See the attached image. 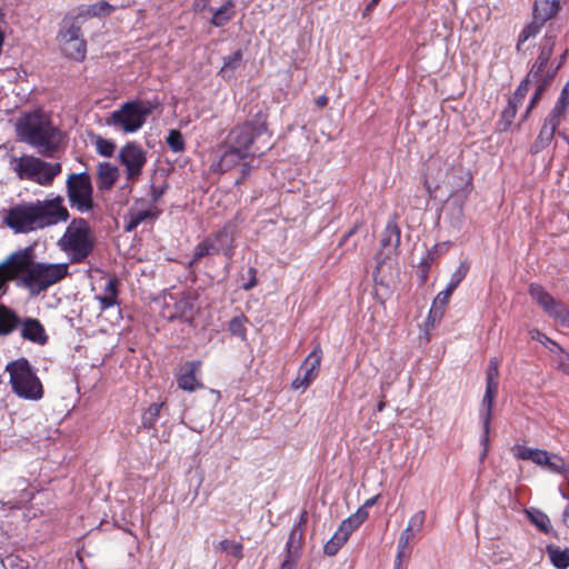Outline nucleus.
<instances>
[{
    "label": "nucleus",
    "mask_w": 569,
    "mask_h": 569,
    "mask_svg": "<svg viewBox=\"0 0 569 569\" xmlns=\"http://www.w3.org/2000/svg\"><path fill=\"white\" fill-rule=\"evenodd\" d=\"M11 278L31 296H38L63 280L69 273L68 263H47L34 260V249L28 246L7 257Z\"/></svg>",
    "instance_id": "f257e3e1"
},
{
    "label": "nucleus",
    "mask_w": 569,
    "mask_h": 569,
    "mask_svg": "<svg viewBox=\"0 0 569 569\" xmlns=\"http://www.w3.org/2000/svg\"><path fill=\"white\" fill-rule=\"evenodd\" d=\"M70 213L63 204V198L56 196L50 199L18 203L4 211L3 223L16 233L31 231L67 222Z\"/></svg>",
    "instance_id": "f03ea898"
},
{
    "label": "nucleus",
    "mask_w": 569,
    "mask_h": 569,
    "mask_svg": "<svg viewBox=\"0 0 569 569\" xmlns=\"http://www.w3.org/2000/svg\"><path fill=\"white\" fill-rule=\"evenodd\" d=\"M20 141L31 146L42 157H53L61 147V131L41 112L23 113L16 121Z\"/></svg>",
    "instance_id": "7ed1b4c3"
},
{
    "label": "nucleus",
    "mask_w": 569,
    "mask_h": 569,
    "mask_svg": "<svg viewBox=\"0 0 569 569\" xmlns=\"http://www.w3.org/2000/svg\"><path fill=\"white\" fill-rule=\"evenodd\" d=\"M58 244L69 256L72 263L83 262L94 248L88 221L83 218H73Z\"/></svg>",
    "instance_id": "20e7f679"
},
{
    "label": "nucleus",
    "mask_w": 569,
    "mask_h": 569,
    "mask_svg": "<svg viewBox=\"0 0 569 569\" xmlns=\"http://www.w3.org/2000/svg\"><path fill=\"white\" fill-rule=\"evenodd\" d=\"M10 386L14 395L26 400L37 401L43 397V386L33 367L26 358H19L6 366Z\"/></svg>",
    "instance_id": "39448f33"
},
{
    "label": "nucleus",
    "mask_w": 569,
    "mask_h": 569,
    "mask_svg": "<svg viewBox=\"0 0 569 569\" xmlns=\"http://www.w3.org/2000/svg\"><path fill=\"white\" fill-rule=\"evenodd\" d=\"M10 168L20 179L33 181L40 186L52 184L62 171L60 162L51 163L33 156L11 157Z\"/></svg>",
    "instance_id": "423d86ee"
},
{
    "label": "nucleus",
    "mask_w": 569,
    "mask_h": 569,
    "mask_svg": "<svg viewBox=\"0 0 569 569\" xmlns=\"http://www.w3.org/2000/svg\"><path fill=\"white\" fill-rule=\"evenodd\" d=\"M153 109L154 104L147 100L127 101L118 110L110 113L106 123L124 133H133L143 127Z\"/></svg>",
    "instance_id": "0eeeda50"
},
{
    "label": "nucleus",
    "mask_w": 569,
    "mask_h": 569,
    "mask_svg": "<svg viewBox=\"0 0 569 569\" xmlns=\"http://www.w3.org/2000/svg\"><path fill=\"white\" fill-rule=\"evenodd\" d=\"M566 0H535L532 6V19L520 31L516 51L519 54L526 53L525 43L536 38L547 22L553 20L560 12Z\"/></svg>",
    "instance_id": "6e6552de"
},
{
    "label": "nucleus",
    "mask_w": 569,
    "mask_h": 569,
    "mask_svg": "<svg viewBox=\"0 0 569 569\" xmlns=\"http://www.w3.org/2000/svg\"><path fill=\"white\" fill-rule=\"evenodd\" d=\"M267 113L258 111L251 119L233 127L223 141V147L239 149L248 156H254L249 149L253 141L267 133Z\"/></svg>",
    "instance_id": "1a4fd4ad"
},
{
    "label": "nucleus",
    "mask_w": 569,
    "mask_h": 569,
    "mask_svg": "<svg viewBox=\"0 0 569 569\" xmlns=\"http://www.w3.org/2000/svg\"><path fill=\"white\" fill-rule=\"evenodd\" d=\"M237 227L232 222H227L222 228L206 237L200 241L193 251L191 264L211 254L222 253L227 259H231L234 253Z\"/></svg>",
    "instance_id": "9d476101"
},
{
    "label": "nucleus",
    "mask_w": 569,
    "mask_h": 569,
    "mask_svg": "<svg viewBox=\"0 0 569 569\" xmlns=\"http://www.w3.org/2000/svg\"><path fill=\"white\" fill-rule=\"evenodd\" d=\"M66 192L69 204L81 213L89 212L94 207L93 186L87 171L70 173L66 180Z\"/></svg>",
    "instance_id": "9b49d317"
},
{
    "label": "nucleus",
    "mask_w": 569,
    "mask_h": 569,
    "mask_svg": "<svg viewBox=\"0 0 569 569\" xmlns=\"http://www.w3.org/2000/svg\"><path fill=\"white\" fill-rule=\"evenodd\" d=\"M499 360L491 358L486 371V391L481 401L480 417L483 425V433L481 437V445L485 447L483 456L487 455V448L489 443L490 422L492 417V408L495 399L498 393V378H499Z\"/></svg>",
    "instance_id": "f8f14e48"
},
{
    "label": "nucleus",
    "mask_w": 569,
    "mask_h": 569,
    "mask_svg": "<svg viewBox=\"0 0 569 569\" xmlns=\"http://www.w3.org/2000/svg\"><path fill=\"white\" fill-rule=\"evenodd\" d=\"M529 295L556 322L561 326H569V309L567 306L555 299L541 284L531 283Z\"/></svg>",
    "instance_id": "ddd939ff"
},
{
    "label": "nucleus",
    "mask_w": 569,
    "mask_h": 569,
    "mask_svg": "<svg viewBox=\"0 0 569 569\" xmlns=\"http://www.w3.org/2000/svg\"><path fill=\"white\" fill-rule=\"evenodd\" d=\"M118 159L126 168L127 179L136 181L147 163V151L137 141H130L119 150Z\"/></svg>",
    "instance_id": "4468645a"
},
{
    "label": "nucleus",
    "mask_w": 569,
    "mask_h": 569,
    "mask_svg": "<svg viewBox=\"0 0 569 569\" xmlns=\"http://www.w3.org/2000/svg\"><path fill=\"white\" fill-rule=\"evenodd\" d=\"M321 359L322 350L320 345H317L302 362L297 378L292 381V389H306L311 385V382L318 377Z\"/></svg>",
    "instance_id": "2eb2a0df"
},
{
    "label": "nucleus",
    "mask_w": 569,
    "mask_h": 569,
    "mask_svg": "<svg viewBox=\"0 0 569 569\" xmlns=\"http://www.w3.org/2000/svg\"><path fill=\"white\" fill-rule=\"evenodd\" d=\"M565 114L560 112L558 109L552 108L549 114L546 117L543 124L540 129V132L535 140V142L530 146V153L538 154L542 150H545L551 141L553 140L556 130L561 123Z\"/></svg>",
    "instance_id": "dca6fc26"
},
{
    "label": "nucleus",
    "mask_w": 569,
    "mask_h": 569,
    "mask_svg": "<svg viewBox=\"0 0 569 569\" xmlns=\"http://www.w3.org/2000/svg\"><path fill=\"white\" fill-rule=\"evenodd\" d=\"M401 231L395 220H389L380 240L381 250L377 257L379 264L395 253L400 244Z\"/></svg>",
    "instance_id": "f3484780"
},
{
    "label": "nucleus",
    "mask_w": 569,
    "mask_h": 569,
    "mask_svg": "<svg viewBox=\"0 0 569 569\" xmlns=\"http://www.w3.org/2000/svg\"><path fill=\"white\" fill-rule=\"evenodd\" d=\"M19 329L21 338L32 343L44 346L49 340L43 325L36 318H21Z\"/></svg>",
    "instance_id": "a211bd4d"
},
{
    "label": "nucleus",
    "mask_w": 569,
    "mask_h": 569,
    "mask_svg": "<svg viewBox=\"0 0 569 569\" xmlns=\"http://www.w3.org/2000/svg\"><path fill=\"white\" fill-rule=\"evenodd\" d=\"M194 310L196 296L188 292L173 303L166 317L169 321L183 320L190 322L193 319Z\"/></svg>",
    "instance_id": "6ab92c4d"
},
{
    "label": "nucleus",
    "mask_w": 569,
    "mask_h": 569,
    "mask_svg": "<svg viewBox=\"0 0 569 569\" xmlns=\"http://www.w3.org/2000/svg\"><path fill=\"white\" fill-rule=\"evenodd\" d=\"M84 21L86 19L78 11L66 14L60 23L57 40L82 38L81 27Z\"/></svg>",
    "instance_id": "aec40b11"
},
{
    "label": "nucleus",
    "mask_w": 569,
    "mask_h": 569,
    "mask_svg": "<svg viewBox=\"0 0 569 569\" xmlns=\"http://www.w3.org/2000/svg\"><path fill=\"white\" fill-rule=\"evenodd\" d=\"M200 366L201 361L199 360L187 361L182 366V372L177 378V383L180 389L192 392L202 388V383L196 378V372L199 370Z\"/></svg>",
    "instance_id": "412c9836"
},
{
    "label": "nucleus",
    "mask_w": 569,
    "mask_h": 569,
    "mask_svg": "<svg viewBox=\"0 0 569 569\" xmlns=\"http://www.w3.org/2000/svg\"><path fill=\"white\" fill-rule=\"evenodd\" d=\"M219 149L221 150V156L214 170L220 172L229 171L249 157L239 149L223 147V142L219 146Z\"/></svg>",
    "instance_id": "4be33fe9"
},
{
    "label": "nucleus",
    "mask_w": 569,
    "mask_h": 569,
    "mask_svg": "<svg viewBox=\"0 0 569 569\" xmlns=\"http://www.w3.org/2000/svg\"><path fill=\"white\" fill-rule=\"evenodd\" d=\"M21 326V317L16 310L0 302V337L13 333Z\"/></svg>",
    "instance_id": "5701e85b"
},
{
    "label": "nucleus",
    "mask_w": 569,
    "mask_h": 569,
    "mask_svg": "<svg viewBox=\"0 0 569 569\" xmlns=\"http://www.w3.org/2000/svg\"><path fill=\"white\" fill-rule=\"evenodd\" d=\"M560 30L553 23H549L543 37L538 42V57L550 62V58L557 44Z\"/></svg>",
    "instance_id": "b1692460"
},
{
    "label": "nucleus",
    "mask_w": 569,
    "mask_h": 569,
    "mask_svg": "<svg viewBox=\"0 0 569 569\" xmlns=\"http://www.w3.org/2000/svg\"><path fill=\"white\" fill-rule=\"evenodd\" d=\"M160 213L161 210L153 204H151L147 209H139L137 207H133L129 210V221L126 224L124 229L126 231L130 232L146 220H156L160 216Z\"/></svg>",
    "instance_id": "393cba45"
},
{
    "label": "nucleus",
    "mask_w": 569,
    "mask_h": 569,
    "mask_svg": "<svg viewBox=\"0 0 569 569\" xmlns=\"http://www.w3.org/2000/svg\"><path fill=\"white\" fill-rule=\"evenodd\" d=\"M452 292L445 289L440 291L433 299L432 306L427 317V326L433 328L443 317L446 307L449 302Z\"/></svg>",
    "instance_id": "a878e982"
},
{
    "label": "nucleus",
    "mask_w": 569,
    "mask_h": 569,
    "mask_svg": "<svg viewBox=\"0 0 569 569\" xmlns=\"http://www.w3.org/2000/svg\"><path fill=\"white\" fill-rule=\"evenodd\" d=\"M58 43L67 58L76 61H81L84 59L87 52V42L83 37L73 38L71 40H58Z\"/></svg>",
    "instance_id": "bb28decb"
},
{
    "label": "nucleus",
    "mask_w": 569,
    "mask_h": 569,
    "mask_svg": "<svg viewBox=\"0 0 569 569\" xmlns=\"http://www.w3.org/2000/svg\"><path fill=\"white\" fill-rule=\"evenodd\" d=\"M119 284H120V281L116 276H112L108 279V281L103 288V295L97 297L98 301L100 302L101 310H107L113 306L119 305V301H118Z\"/></svg>",
    "instance_id": "cd10ccee"
},
{
    "label": "nucleus",
    "mask_w": 569,
    "mask_h": 569,
    "mask_svg": "<svg viewBox=\"0 0 569 569\" xmlns=\"http://www.w3.org/2000/svg\"><path fill=\"white\" fill-rule=\"evenodd\" d=\"M222 61L223 63L218 74L221 76L223 79L233 78L236 70L240 68L243 61L242 49H238L231 54L223 57Z\"/></svg>",
    "instance_id": "c85d7f7f"
},
{
    "label": "nucleus",
    "mask_w": 569,
    "mask_h": 569,
    "mask_svg": "<svg viewBox=\"0 0 569 569\" xmlns=\"http://www.w3.org/2000/svg\"><path fill=\"white\" fill-rule=\"evenodd\" d=\"M119 177V170L116 166L104 162L98 167L99 189L109 190L116 183Z\"/></svg>",
    "instance_id": "c756f323"
},
{
    "label": "nucleus",
    "mask_w": 569,
    "mask_h": 569,
    "mask_svg": "<svg viewBox=\"0 0 569 569\" xmlns=\"http://www.w3.org/2000/svg\"><path fill=\"white\" fill-rule=\"evenodd\" d=\"M546 552L550 562L557 569H567L569 567V547L561 549L555 545H547Z\"/></svg>",
    "instance_id": "7c9ffc66"
},
{
    "label": "nucleus",
    "mask_w": 569,
    "mask_h": 569,
    "mask_svg": "<svg viewBox=\"0 0 569 569\" xmlns=\"http://www.w3.org/2000/svg\"><path fill=\"white\" fill-rule=\"evenodd\" d=\"M528 518L530 521L543 533L552 535L557 538V532L552 529L549 517L539 509L531 508L527 510Z\"/></svg>",
    "instance_id": "2f4dec72"
},
{
    "label": "nucleus",
    "mask_w": 569,
    "mask_h": 569,
    "mask_svg": "<svg viewBox=\"0 0 569 569\" xmlns=\"http://www.w3.org/2000/svg\"><path fill=\"white\" fill-rule=\"evenodd\" d=\"M556 77V71L555 70H548L547 71V77L545 79H542L539 83H536L537 87H536V90H535V93L529 102V106L527 107V110L522 117V121L526 120L529 116V113L531 112V110L538 104V102L540 101L542 94L545 93V91L547 90V88L551 84L552 80L555 79Z\"/></svg>",
    "instance_id": "473e14b6"
},
{
    "label": "nucleus",
    "mask_w": 569,
    "mask_h": 569,
    "mask_svg": "<svg viewBox=\"0 0 569 569\" xmlns=\"http://www.w3.org/2000/svg\"><path fill=\"white\" fill-rule=\"evenodd\" d=\"M529 336L532 340H536L543 345L546 348L549 349L550 352L557 353L558 356L561 355V359H568V353L552 339H550L547 335L541 332L538 329H531L529 331Z\"/></svg>",
    "instance_id": "72a5a7b5"
},
{
    "label": "nucleus",
    "mask_w": 569,
    "mask_h": 569,
    "mask_svg": "<svg viewBox=\"0 0 569 569\" xmlns=\"http://www.w3.org/2000/svg\"><path fill=\"white\" fill-rule=\"evenodd\" d=\"M449 242H442L435 244L431 249H429L426 256L420 261V269L422 271V280H426L429 269L433 261L440 256L443 250H447Z\"/></svg>",
    "instance_id": "f704fd0d"
},
{
    "label": "nucleus",
    "mask_w": 569,
    "mask_h": 569,
    "mask_svg": "<svg viewBox=\"0 0 569 569\" xmlns=\"http://www.w3.org/2000/svg\"><path fill=\"white\" fill-rule=\"evenodd\" d=\"M113 9L114 8L109 2L99 1L93 4L79 8L78 12L87 20L89 17L108 16L113 11Z\"/></svg>",
    "instance_id": "c9c22d12"
},
{
    "label": "nucleus",
    "mask_w": 569,
    "mask_h": 569,
    "mask_svg": "<svg viewBox=\"0 0 569 569\" xmlns=\"http://www.w3.org/2000/svg\"><path fill=\"white\" fill-rule=\"evenodd\" d=\"M13 491L18 492V497L10 501L12 507L27 503L33 498V492L29 490V482L24 478H18L13 482Z\"/></svg>",
    "instance_id": "e433bc0d"
},
{
    "label": "nucleus",
    "mask_w": 569,
    "mask_h": 569,
    "mask_svg": "<svg viewBox=\"0 0 569 569\" xmlns=\"http://www.w3.org/2000/svg\"><path fill=\"white\" fill-rule=\"evenodd\" d=\"M302 541H303V531H300L299 528L298 529L291 528L288 541L286 543V555H289V557L300 558Z\"/></svg>",
    "instance_id": "4c0bfd02"
},
{
    "label": "nucleus",
    "mask_w": 569,
    "mask_h": 569,
    "mask_svg": "<svg viewBox=\"0 0 569 569\" xmlns=\"http://www.w3.org/2000/svg\"><path fill=\"white\" fill-rule=\"evenodd\" d=\"M234 7V3L232 0H228L224 2L219 9H217L211 18V23L214 27H223L226 26L232 18L233 12L231 9Z\"/></svg>",
    "instance_id": "58836bf2"
},
{
    "label": "nucleus",
    "mask_w": 569,
    "mask_h": 569,
    "mask_svg": "<svg viewBox=\"0 0 569 569\" xmlns=\"http://www.w3.org/2000/svg\"><path fill=\"white\" fill-rule=\"evenodd\" d=\"M549 66V61L537 57L535 63L531 66L525 79H528L529 83L532 81L539 83L542 79L547 77Z\"/></svg>",
    "instance_id": "ea45409f"
},
{
    "label": "nucleus",
    "mask_w": 569,
    "mask_h": 569,
    "mask_svg": "<svg viewBox=\"0 0 569 569\" xmlns=\"http://www.w3.org/2000/svg\"><path fill=\"white\" fill-rule=\"evenodd\" d=\"M247 318L243 315L233 317L228 323V330L232 336L241 338V340H246L247 338V329L244 323Z\"/></svg>",
    "instance_id": "a19ab883"
},
{
    "label": "nucleus",
    "mask_w": 569,
    "mask_h": 569,
    "mask_svg": "<svg viewBox=\"0 0 569 569\" xmlns=\"http://www.w3.org/2000/svg\"><path fill=\"white\" fill-rule=\"evenodd\" d=\"M161 408H162V403H152L148 407V409L142 415L143 428L151 429L154 427V425L159 418Z\"/></svg>",
    "instance_id": "79ce46f5"
},
{
    "label": "nucleus",
    "mask_w": 569,
    "mask_h": 569,
    "mask_svg": "<svg viewBox=\"0 0 569 569\" xmlns=\"http://www.w3.org/2000/svg\"><path fill=\"white\" fill-rule=\"evenodd\" d=\"M469 271V264L466 261H462L456 271L451 274L450 281L448 282L446 289L453 293L460 282L466 278Z\"/></svg>",
    "instance_id": "37998d69"
},
{
    "label": "nucleus",
    "mask_w": 569,
    "mask_h": 569,
    "mask_svg": "<svg viewBox=\"0 0 569 569\" xmlns=\"http://www.w3.org/2000/svg\"><path fill=\"white\" fill-rule=\"evenodd\" d=\"M167 144L173 152H182L186 149V142L182 133L177 129H171L167 136Z\"/></svg>",
    "instance_id": "c03bdc74"
},
{
    "label": "nucleus",
    "mask_w": 569,
    "mask_h": 569,
    "mask_svg": "<svg viewBox=\"0 0 569 569\" xmlns=\"http://www.w3.org/2000/svg\"><path fill=\"white\" fill-rule=\"evenodd\" d=\"M347 540L335 532L330 540H328L323 546V553L329 557H333L338 553V551L343 547Z\"/></svg>",
    "instance_id": "a18cd8bd"
},
{
    "label": "nucleus",
    "mask_w": 569,
    "mask_h": 569,
    "mask_svg": "<svg viewBox=\"0 0 569 569\" xmlns=\"http://www.w3.org/2000/svg\"><path fill=\"white\" fill-rule=\"evenodd\" d=\"M548 470L557 473H565L568 470V466L563 458L558 455L549 453L548 460L545 466Z\"/></svg>",
    "instance_id": "49530a36"
},
{
    "label": "nucleus",
    "mask_w": 569,
    "mask_h": 569,
    "mask_svg": "<svg viewBox=\"0 0 569 569\" xmlns=\"http://www.w3.org/2000/svg\"><path fill=\"white\" fill-rule=\"evenodd\" d=\"M94 144L97 152L102 157L110 158L116 151V143L112 140L104 139L100 136L97 137Z\"/></svg>",
    "instance_id": "de8ad7c7"
},
{
    "label": "nucleus",
    "mask_w": 569,
    "mask_h": 569,
    "mask_svg": "<svg viewBox=\"0 0 569 569\" xmlns=\"http://www.w3.org/2000/svg\"><path fill=\"white\" fill-rule=\"evenodd\" d=\"M9 281H13L11 278V267L7 264V259L0 263V298L3 297L9 289Z\"/></svg>",
    "instance_id": "09e8293b"
},
{
    "label": "nucleus",
    "mask_w": 569,
    "mask_h": 569,
    "mask_svg": "<svg viewBox=\"0 0 569 569\" xmlns=\"http://www.w3.org/2000/svg\"><path fill=\"white\" fill-rule=\"evenodd\" d=\"M530 83L528 82V79H523L520 84L517 87L516 91L513 92V96L509 98V102L517 106L518 108L522 104L528 91H529Z\"/></svg>",
    "instance_id": "8fccbe9b"
},
{
    "label": "nucleus",
    "mask_w": 569,
    "mask_h": 569,
    "mask_svg": "<svg viewBox=\"0 0 569 569\" xmlns=\"http://www.w3.org/2000/svg\"><path fill=\"white\" fill-rule=\"evenodd\" d=\"M220 549L237 559H241L243 557L242 545L240 542L226 539L220 542Z\"/></svg>",
    "instance_id": "3c124183"
},
{
    "label": "nucleus",
    "mask_w": 569,
    "mask_h": 569,
    "mask_svg": "<svg viewBox=\"0 0 569 569\" xmlns=\"http://www.w3.org/2000/svg\"><path fill=\"white\" fill-rule=\"evenodd\" d=\"M369 517V513L365 508H358V510L348 517L346 522L350 525L353 530L358 529Z\"/></svg>",
    "instance_id": "603ef678"
},
{
    "label": "nucleus",
    "mask_w": 569,
    "mask_h": 569,
    "mask_svg": "<svg viewBox=\"0 0 569 569\" xmlns=\"http://www.w3.org/2000/svg\"><path fill=\"white\" fill-rule=\"evenodd\" d=\"M257 272L254 267H249L247 272L241 274V279L243 280L241 288L243 290L249 291L258 284Z\"/></svg>",
    "instance_id": "864d4df0"
},
{
    "label": "nucleus",
    "mask_w": 569,
    "mask_h": 569,
    "mask_svg": "<svg viewBox=\"0 0 569 569\" xmlns=\"http://www.w3.org/2000/svg\"><path fill=\"white\" fill-rule=\"evenodd\" d=\"M426 520V511L420 510L416 512L409 520L407 529L410 531H420Z\"/></svg>",
    "instance_id": "5fc2aeb1"
},
{
    "label": "nucleus",
    "mask_w": 569,
    "mask_h": 569,
    "mask_svg": "<svg viewBox=\"0 0 569 569\" xmlns=\"http://www.w3.org/2000/svg\"><path fill=\"white\" fill-rule=\"evenodd\" d=\"M569 106V81L565 84L561 90V93L553 106L555 109H558L560 112L566 114L567 107Z\"/></svg>",
    "instance_id": "6e6d98bb"
},
{
    "label": "nucleus",
    "mask_w": 569,
    "mask_h": 569,
    "mask_svg": "<svg viewBox=\"0 0 569 569\" xmlns=\"http://www.w3.org/2000/svg\"><path fill=\"white\" fill-rule=\"evenodd\" d=\"M518 107L508 101V106L501 113V120L505 121L506 127L510 126L516 117Z\"/></svg>",
    "instance_id": "4d7b16f0"
},
{
    "label": "nucleus",
    "mask_w": 569,
    "mask_h": 569,
    "mask_svg": "<svg viewBox=\"0 0 569 569\" xmlns=\"http://www.w3.org/2000/svg\"><path fill=\"white\" fill-rule=\"evenodd\" d=\"M533 450L535 449H532V448H528V447H523V446H517V447L513 448V455H515V457L517 459L530 460Z\"/></svg>",
    "instance_id": "13d9d810"
},
{
    "label": "nucleus",
    "mask_w": 569,
    "mask_h": 569,
    "mask_svg": "<svg viewBox=\"0 0 569 569\" xmlns=\"http://www.w3.org/2000/svg\"><path fill=\"white\" fill-rule=\"evenodd\" d=\"M167 189H168V184H164V186L151 184L150 197H151V202L153 206H156V203L161 199V197L164 194Z\"/></svg>",
    "instance_id": "bf43d9fd"
},
{
    "label": "nucleus",
    "mask_w": 569,
    "mask_h": 569,
    "mask_svg": "<svg viewBox=\"0 0 569 569\" xmlns=\"http://www.w3.org/2000/svg\"><path fill=\"white\" fill-rule=\"evenodd\" d=\"M549 452L542 449H535L531 456L530 461L537 463L538 466H545V462L548 460Z\"/></svg>",
    "instance_id": "052dcab7"
},
{
    "label": "nucleus",
    "mask_w": 569,
    "mask_h": 569,
    "mask_svg": "<svg viewBox=\"0 0 569 569\" xmlns=\"http://www.w3.org/2000/svg\"><path fill=\"white\" fill-rule=\"evenodd\" d=\"M353 531V528L343 520L336 532L348 541Z\"/></svg>",
    "instance_id": "680f3d73"
},
{
    "label": "nucleus",
    "mask_w": 569,
    "mask_h": 569,
    "mask_svg": "<svg viewBox=\"0 0 569 569\" xmlns=\"http://www.w3.org/2000/svg\"><path fill=\"white\" fill-rule=\"evenodd\" d=\"M412 535H413V532L406 528L400 535V538L398 541V549H407V547L409 545L410 537Z\"/></svg>",
    "instance_id": "e2e57ef3"
},
{
    "label": "nucleus",
    "mask_w": 569,
    "mask_h": 569,
    "mask_svg": "<svg viewBox=\"0 0 569 569\" xmlns=\"http://www.w3.org/2000/svg\"><path fill=\"white\" fill-rule=\"evenodd\" d=\"M298 560V557H289V555H286L280 569H296Z\"/></svg>",
    "instance_id": "0e129e2a"
},
{
    "label": "nucleus",
    "mask_w": 569,
    "mask_h": 569,
    "mask_svg": "<svg viewBox=\"0 0 569 569\" xmlns=\"http://www.w3.org/2000/svg\"><path fill=\"white\" fill-rule=\"evenodd\" d=\"M308 521V512L302 510L299 515L298 521L292 526V529H300V531H305L306 523Z\"/></svg>",
    "instance_id": "69168bd1"
},
{
    "label": "nucleus",
    "mask_w": 569,
    "mask_h": 569,
    "mask_svg": "<svg viewBox=\"0 0 569 569\" xmlns=\"http://www.w3.org/2000/svg\"><path fill=\"white\" fill-rule=\"evenodd\" d=\"M567 53H568V50H565L561 56L559 57V61L557 64H555L553 61H550V66L548 68V70H555L556 73L558 72V70L561 68V66L563 64V62L566 61V58H567Z\"/></svg>",
    "instance_id": "338daca9"
},
{
    "label": "nucleus",
    "mask_w": 569,
    "mask_h": 569,
    "mask_svg": "<svg viewBox=\"0 0 569 569\" xmlns=\"http://www.w3.org/2000/svg\"><path fill=\"white\" fill-rule=\"evenodd\" d=\"M209 3L210 0H194L192 7L194 11L201 12L208 8Z\"/></svg>",
    "instance_id": "774afa93"
}]
</instances>
